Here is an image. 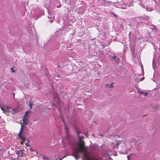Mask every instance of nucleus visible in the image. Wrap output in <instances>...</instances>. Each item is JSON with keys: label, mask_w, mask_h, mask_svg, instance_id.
Instances as JSON below:
<instances>
[{"label": "nucleus", "mask_w": 160, "mask_h": 160, "mask_svg": "<svg viewBox=\"0 0 160 160\" xmlns=\"http://www.w3.org/2000/svg\"><path fill=\"white\" fill-rule=\"evenodd\" d=\"M81 154H83V159L84 160H99L96 157L91 156L86 150L79 146L73 149L72 153L71 155L74 156L76 160H78L80 157Z\"/></svg>", "instance_id": "obj_1"}, {"label": "nucleus", "mask_w": 160, "mask_h": 160, "mask_svg": "<svg viewBox=\"0 0 160 160\" xmlns=\"http://www.w3.org/2000/svg\"><path fill=\"white\" fill-rule=\"evenodd\" d=\"M120 2V3H119L118 4L117 6H115L117 8H121L122 9H127L126 5H125V3L124 2H121L120 1H117L115 2H113V3L114 4H116L117 3H119Z\"/></svg>", "instance_id": "obj_2"}, {"label": "nucleus", "mask_w": 160, "mask_h": 160, "mask_svg": "<svg viewBox=\"0 0 160 160\" xmlns=\"http://www.w3.org/2000/svg\"><path fill=\"white\" fill-rule=\"evenodd\" d=\"M0 108L6 114H9L10 111L9 108L8 107L5 108L4 107L1 106Z\"/></svg>", "instance_id": "obj_3"}, {"label": "nucleus", "mask_w": 160, "mask_h": 160, "mask_svg": "<svg viewBox=\"0 0 160 160\" xmlns=\"http://www.w3.org/2000/svg\"><path fill=\"white\" fill-rule=\"evenodd\" d=\"M76 132L77 134V135L80 141H81L82 139L84 138V137L83 136H80L79 135V134L81 133V132L80 131L78 130L77 128L76 129Z\"/></svg>", "instance_id": "obj_4"}, {"label": "nucleus", "mask_w": 160, "mask_h": 160, "mask_svg": "<svg viewBox=\"0 0 160 160\" xmlns=\"http://www.w3.org/2000/svg\"><path fill=\"white\" fill-rule=\"evenodd\" d=\"M22 121L23 124L25 125H27L28 123V118L23 117Z\"/></svg>", "instance_id": "obj_5"}, {"label": "nucleus", "mask_w": 160, "mask_h": 160, "mask_svg": "<svg viewBox=\"0 0 160 160\" xmlns=\"http://www.w3.org/2000/svg\"><path fill=\"white\" fill-rule=\"evenodd\" d=\"M138 18L141 20H148L149 18V17L148 16H145L144 17H139Z\"/></svg>", "instance_id": "obj_6"}, {"label": "nucleus", "mask_w": 160, "mask_h": 160, "mask_svg": "<svg viewBox=\"0 0 160 160\" xmlns=\"http://www.w3.org/2000/svg\"><path fill=\"white\" fill-rule=\"evenodd\" d=\"M18 137L19 138L21 139L23 142L26 141V138L22 136L21 134L19 133L18 135Z\"/></svg>", "instance_id": "obj_7"}, {"label": "nucleus", "mask_w": 160, "mask_h": 160, "mask_svg": "<svg viewBox=\"0 0 160 160\" xmlns=\"http://www.w3.org/2000/svg\"><path fill=\"white\" fill-rule=\"evenodd\" d=\"M16 153L18 155H19L20 156H22L23 154V150H17L16 151Z\"/></svg>", "instance_id": "obj_8"}, {"label": "nucleus", "mask_w": 160, "mask_h": 160, "mask_svg": "<svg viewBox=\"0 0 160 160\" xmlns=\"http://www.w3.org/2000/svg\"><path fill=\"white\" fill-rule=\"evenodd\" d=\"M42 158L44 160H55L54 159H52L51 158H47L44 156H42Z\"/></svg>", "instance_id": "obj_9"}, {"label": "nucleus", "mask_w": 160, "mask_h": 160, "mask_svg": "<svg viewBox=\"0 0 160 160\" xmlns=\"http://www.w3.org/2000/svg\"><path fill=\"white\" fill-rule=\"evenodd\" d=\"M114 60L116 61V62L118 63L119 62H120V59L117 56L115 55V58H114Z\"/></svg>", "instance_id": "obj_10"}, {"label": "nucleus", "mask_w": 160, "mask_h": 160, "mask_svg": "<svg viewBox=\"0 0 160 160\" xmlns=\"http://www.w3.org/2000/svg\"><path fill=\"white\" fill-rule=\"evenodd\" d=\"M115 54H114L112 56L109 55V56L108 57V58L110 60H111L112 61H113L114 60V58H115Z\"/></svg>", "instance_id": "obj_11"}, {"label": "nucleus", "mask_w": 160, "mask_h": 160, "mask_svg": "<svg viewBox=\"0 0 160 160\" xmlns=\"http://www.w3.org/2000/svg\"><path fill=\"white\" fill-rule=\"evenodd\" d=\"M151 28L153 29V30L154 31H157L158 30V29L157 28V27L156 26H155L154 25H152Z\"/></svg>", "instance_id": "obj_12"}, {"label": "nucleus", "mask_w": 160, "mask_h": 160, "mask_svg": "<svg viewBox=\"0 0 160 160\" xmlns=\"http://www.w3.org/2000/svg\"><path fill=\"white\" fill-rule=\"evenodd\" d=\"M29 106L30 107V109H31L32 108V106L33 104L32 101L31 100L29 101Z\"/></svg>", "instance_id": "obj_13"}, {"label": "nucleus", "mask_w": 160, "mask_h": 160, "mask_svg": "<svg viewBox=\"0 0 160 160\" xmlns=\"http://www.w3.org/2000/svg\"><path fill=\"white\" fill-rule=\"evenodd\" d=\"M113 83H112L110 84H107L106 85V87L107 88H112L113 87Z\"/></svg>", "instance_id": "obj_14"}, {"label": "nucleus", "mask_w": 160, "mask_h": 160, "mask_svg": "<svg viewBox=\"0 0 160 160\" xmlns=\"http://www.w3.org/2000/svg\"><path fill=\"white\" fill-rule=\"evenodd\" d=\"M109 13L110 14H111V15H112L114 16V17H116V18H118V16L115 13L112 11H110L109 12Z\"/></svg>", "instance_id": "obj_15"}, {"label": "nucleus", "mask_w": 160, "mask_h": 160, "mask_svg": "<svg viewBox=\"0 0 160 160\" xmlns=\"http://www.w3.org/2000/svg\"><path fill=\"white\" fill-rule=\"evenodd\" d=\"M30 112H31L30 111H29L26 112L23 117H25L26 118H28V114Z\"/></svg>", "instance_id": "obj_16"}, {"label": "nucleus", "mask_w": 160, "mask_h": 160, "mask_svg": "<svg viewBox=\"0 0 160 160\" xmlns=\"http://www.w3.org/2000/svg\"><path fill=\"white\" fill-rule=\"evenodd\" d=\"M153 9L150 7L148 6H146V10L148 11H152V10Z\"/></svg>", "instance_id": "obj_17"}, {"label": "nucleus", "mask_w": 160, "mask_h": 160, "mask_svg": "<svg viewBox=\"0 0 160 160\" xmlns=\"http://www.w3.org/2000/svg\"><path fill=\"white\" fill-rule=\"evenodd\" d=\"M23 125H22L21 126L20 131V132L19 133L21 134V132H22V131L23 130Z\"/></svg>", "instance_id": "obj_18"}, {"label": "nucleus", "mask_w": 160, "mask_h": 160, "mask_svg": "<svg viewBox=\"0 0 160 160\" xmlns=\"http://www.w3.org/2000/svg\"><path fill=\"white\" fill-rule=\"evenodd\" d=\"M53 15H50V16H48V18H50V19H51V18H52L53 17Z\"/></svg>", "instance_id": "obj_19"}, {"label": "nucleus", "mask_w": 160, "mask_h": 160, "mask_svg": "<svg viewBox=\"0 0 160 160\" xmlns=\"http://www.w3.org/2000/svg\"><path fill=\"white\" fill-rule=\"evenodd\" d=\"M143 94H144V96L146 97L148 95V93L147 92H144V93H143Z\"/></svg>", "instance_id": "obj_20"}, {"label": "nucleus", "mask_w": 160, "mask_h": 160, "mask_svg": "<svg viewBox=\"0 0 160 160\" xmlns=\"http://www.w3.org/2000/svg\"><path fill=\"white\" fill-rule=\"evenodd\" d=\"M120 142H117L116 143V146H117L118 147V146L119 145V143H120Z\"/></svg>", "instance_id": "obj_21"}, {"label": "nucleus", "mask_w": 160, "mask_h": 160, "mask_svg": "<svg viewBox=\"0 0 160 160\" xmlns=\"http://www.w3.org/2000/svg\"><path fill=\"white\" fill-rule=\"evenodd\" d=\"M123 55H124L126 53V50L124 49L123 51Z\"/></svg>", "instance_id": "obj_22"}, {"label": "nucleus", "mask_w": 160, "mask_h": 160, "mask_svg": "<svg viewBox=\"0 0 160 160\" xmlns=\"http://www.w3.org/2000/svg\"><path fill=\"white\" fill-rule=\"evenodd\" d=\"M85 135L86 136V137H88V133H86L85 134Z\"/></svg>", "instance_id": "obj_23"}, {"label": "nucleus", "mask_w": 160, "mask_h": 160, "mask_svg": "<svg viewBox=\"0 0 160 160\" xmlns=\"http://www.w3.org/2000/svg\"><path fill=\"white\" fill-rule=\"evenodd\" d=\"M65 129L67 132V130H68V128L66 126H65Z\"/></svg>", "instance_id": "obj_24"}, {"label": "nucleus", "mask_w": 160, "mask_h": 160, "mask_svg": "<svg viewBox=\"0 0 160 160\" xmlns=\"http://www.w3.org/2000/svg\"><path fill=\"white\" fill-rule=\"evenodd\" d=\"M138 92L139 93L143 94V93H144V92L142 91H138Z\"/></svg>", "instance_id": "obj_25"}, {"label": "nucleus", "mask_w": 160, "mask_h": 160, "mask_svg": "<svg viewBox=\"0 0 160 160\" xmlns=\"http://www.w3.org/2000/svg\"><path fill=\"white\" fill-rule=\"evenodd\" d=\"M104 134H100L99 135H100V136H104Z\"/></svg>", "instance_id": "obj_26"}, {"label": "nucleus", "mask_w": 160, "mask_h": 160, "mask_svg": "<svg viewBox=\"0 0 160 160\" xmlns=\"http://www.w3.org/2000/svg\"><path fill=\"white\" fill-rule=\"evenodd\" d=\"M53 22V20H50V22H51V23H52V22Z\"/></svg>", "instance_id": "obj_27"}, {"label": "nucleus", "mask_w": 160, "mask_h": 160, "mask_svg": "<svg viewBox=\"0 0 160 160\" xmlns=\"http://www.w3.org/2000/svg\"><path fill=\"white\" fill-rule=\"evenodd\" d=\"M62 158H60L59 159V160H62Z\"/></svg>", "instance_id": "obj_28"}, {"label": "nucleus", "mask_w": 160, "mask_h": 160, "mask_svg": "<svg viewBox=\"0 0 160 160\" xmlns=\"http://www.w3.org/2000/svg\"><path fill=\"white\" fill-rule=\"evenodd\" d=\"M35 152H36V153L37 154H38V153H37V151H35Z\"/></svg>", "instance_id": "obj_29"}, {"label": "nucleus", "mask_w": 160, "mask_h": 160, "mask_svg": "<svg viewBox=\"0 0 160 160\" xmlns=\"http://www.w3.org/2000/svg\"><path fill=\"white\" fill-rule=\"evenodd\" d=\"M66 157V155H65V156L63 158H65Z\"/></svg>", "instance_id": "obj_30"}, {"label": "nucleus", "mask_w": 160, "mask_h": 160, "mask_svg": "<svg viewBox=\"0 0 160 160\" xmlns=\"http://www.w3.org/2000/svg\"><path fill=\"white\" fill-rule=\"evenodd\" d=\"M58 67H60V65H58Z\"/></svg>", "instance_id": "obj_31"}, {"label": "nucleus", "mask_w": 160, "mask_h": 160, "mask_svg": "<svg viewBox=\"0 0 160 160\" xmlns=\"http://www.w3.org/2000/svg\"><path fill=\"white\" fill-rule=\"evenodd\" d=\"M12 72H14V71H13V70H12Z\"/></svg>", "instance_id": "obj_32"}]
</instances>
